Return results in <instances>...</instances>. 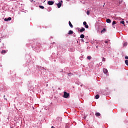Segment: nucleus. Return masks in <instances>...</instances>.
<instances>
[{
	"instance_id": "f8f14e48",
	"label": "nucleus",
	"mask_w": 128,
	"mask_h": 128,
	"mask_svg": "<svg viewBox=\"0 0 128 128\" xmlns=\"http://www.w3.org/2000/svg\"><path fill=\"white\" fill-rule=\"evenodd\" d=\"M80 38H84V34H82L80 36Z\"/></svg>"
},
{
	"instance_id": "412c9836",
	"label": "nucleus",
	"mask_w": 128,
	"mask_h": 128,
	"mask_svg": "<svg viewBox=\"0 0 128 128\" xmlns=\"http://www.w3.org/2000/svg\"><path fill=\"white\" fill-rule=\"evenodd\" d=\"M102 62H106V58H103L102 59Z\"/></svg>"
},
{
	"instance_id": "ddd939ff",
	"label": "nucleus",
	"mask_w": 128,
	"mask_h": 128,
	"mask_svg": "<svg viewBox=\"0 0 128 128\" xmlns=\"http://www.w3.org/2000/svg\"><path fill=\"white\" fill-rule=\"evenodd\" d=\"M95 98H96V100H98V98H100V96L98 94H96V96H95Z\"/></svg>"
},
{
	"instance_id": "473e14b6",
	"label": "nucleus",
	"mask_w": 128,
	"mask_h": 128,
	"mask_svg": "<svg viewBox=\"0 0 128 128\" xmlns=\"http://www.w3.org/2000/svg\"><path fill=\"white\" fill-rule=\"evenodd\" d=\"M101 64H102V63H101Z\"/></svg>"
},
{
	"instance_id": "aec40b11",
	"label": "nucleus",
	"mask_w": 128,
	"mask_h": 128,
	"mask_svg": "<svg viewBox=\"0 0 128 128\" xmlns=\"http://www.w3.org/2000/svg\"><path fill=\"white\" fill-rule=\"evenodd\" d=\"M127 44H128V43H126V42H124V46H126Z\"/></svg>"
},
{
	"instance_id": "2f4dec72",
	"label": "nucleus",
	"mask_w": 128,
	"mask_h": 128,
	"mask_svg": "<svg viewBox=\"0 0 128 128\" xmlns=\"http://www.w3.org/2000/svg\"><path fill=\"white\" fill-rule=\"evenodd\" d=\"M61 2H62V1H61Z\"/></svg>"
},
{
	"instance_id": "423d86ee",
	"label": "nucleus",
	"mask_w": 128,
	"mask_h": 128,
	"mask_svg": "<svg viewBox=\"0 0 128 128\" xmlns=\"http://www.w3.org/2000/svg\"><path fill=\"white\" fill-rule=\"evenodd\" d=\"M106 22L108 24H110L112 22V20L110 18L106 19Z\"/></svg>"
},
{
	"instance_id": "0eeeda50",
	"label": "nucleus",
	"mask_w": 128,
	"mask_h": 128,
	"mask_svg": "<svg viewBox=\"0 0 128 128\" xmlns=\"http://www.w3.org/2000/svg\"><path fill=\"white\" fill-rule=\"evenodd\" d=\"M69 26L71 28H74V26H72V24L70 21H69Z\"/></svg>"
},
{
	"instance_id": "5701e85b",
	"label": "nucleus",
	"mask_w": 128,
	"mask_h": 128,
	"mask_svg": "<svg viewBox=\"0 0 128 128\" xmlns=\"http://www.w3.org/2000/svg\"><path fill=\"white\" fill-rule=\"evenodd\" d=\"M86 14L88 16L90 14V10H87Z\"/></svg>"
},
{
	"instance_id": "f03ea898",
	"label": "nucleus",
	"mask_w": 128,
	"mask_h": 128,
	"mask_svg": "<svg viewBox=\"0 0 128 128\" xmlns=\"http://www.w3.org/2000/svg\"><path fill=\"white\" fill-rule=\"evenodd\" d=\"M48 4L49 6H52V4H54V1H48Z\"/></svg>"
},
{
	"instance_id": "4468645a",
	"label": "nucleus",
	"mask_w": 128,
	"mask_h": 128,
	"mask_svg": "<svg viewBox=\"0 0 128 128\" xmlns=\"http://www.w3.org/2000/svg\"><path fill=\"white\" fill-rule=\"evenodd\" d=\"M6 51L3 50L1 52V54H6Z\"/></svg>"
},
{
	"instance_id": "7c9ffc66",
	"label": "nucleus",
	"mask_w": 128,
	"mask_h": 128,
	"mask_svg": "<svg viewBox=\"0 0 128 128\" xmlns=\"http://www.w3.org/2000/svg\"><path fill=\"white\" fill-rule=\"evenodd\" d=\"M117 6H120V3L118 4H117Z\"/></svg>"
},
{
	"instance_id": "6ab92c4d",
	"label": "nucleus",
	"mask_w": 128,
	"mask_h": 128,
	"mask_svg": "<svg viewBox=\"0 0 128 128\" xmlns=\"http://www.w3.org/2000/svg\"><path fill=\"white\" fill-rule=\"evenodd\" d=\"M116 24V21H113L112 24V26H114V24Z\"/></svg>"
},
{
	"instance_id": "cd10ccee",
	"label": "nucleus",
	"mask_w": 128,
	"mask_h": 128,
	"mask_svg": "<svg viewBox=\"0 0 128 128\" xmlns=\"http://www.w3.org/2000/svg\"><path fill=\"white\" fill-rule=\"evenodd\" d=\"M119 2H122V0H120Z\"/></svg>"
},
{
	"instance_id": "bb28decb",
	"label": "nucleus",
	"mask_w": 128,
	"mask_h": 128,
	"mask_svg": "<svg viewBox=\"0 0 128 128\" xmlns=\"http://www.w3.org/2000/svg\"><path fill=\"white\" fill-rule=\"evenodd\" d=\"M105 44H108V41H104Z\"/></svg>"
},
{
	"instance_id": "7ed1b4c3",
	"label": "nucleus",
	"mask_w": 128,
	"mask_h": 128,
	"mask_svg": "<svg viewBox=\"0 0 128 128\" xmlns=\"http://www.w3.org/2000/svg\"><path fill=\"white\" fill-rule=\"evenodd\" d=\"M4 20L5 22H8V20H12V18L9 17L8 18H5L4 19Z\"/></svg>"
},
{
	"instance_id": "1a4fd4ad",
	"label": "nucleus",
	"mask_w": 128,
	"mask_h": 128,
	"mask_svg": "<svg viewBox=\"0 0 128 128\" xmlns=\"http://www.w3.org/2000/svg\"><path fill=\"white\" fill-rule=\"evenodd\" d=\"M106 32V28H104L102 31H101V34H104V33L105 32Z\"/></svg>"
},
{
	"instance_id": "dca6fc26",
	"label": "nucleus",
	"mask_w": 128,
	"mask_h": 128,
	"mask_svg": "<svg viewBox=\"0 0 128 128\" xmlns=\"http://www.w3.org/2000/svg\"><path fill=\"white\" fill-rule=\"evenodd\" d=\"M39 8H42V10H44V7L42 6H40Z\"/></svg>"
},
{
	"instance_id": "c756f323",
	"label": "nucleus",
	"mask_w": 128,
	"mask_h": 128,
	"mask_svg": "<svg viewBox=\"0 0 128 128\" xmlns=\"http://www.w3.org/2000/svg\"><path fill=\"white\" fill-rule=\"evenodd\" d=\"M31 2H32V0H30Z\"/></svg>"
},
{
	"instance_id": "9b49d317",
	"label": "nucleus",
	"mask_w": 128,
	"mask_h": 128,
	"mask_svg": "<svg viewBox=\"0 0 128 128\" xmlns=\"http://www.w3.org/2000/svg\"><path fill=\"white\" fill-rule=\"evenodd\" d=\"M86 30V29L84 28H82L80 30V32H84Z\"/></svg>"
},
{
	"instance_id": "393cba45",
	"label": "nucleus",
	"mask_w": 128,
	"mask_h": 128,
	"mask_svg": "<svg viewBox=\"0 0 128 128\" xmlns=\"http://www.w3.org/2000/svg\"><path fill=\"white\" fill-rule=\"evenodd\" d=\"M85 28H88V25L86 24V25H85Z\"/></svg>"
},
{
	"instance_id": "f3484780",
	"label": "nucleus",
	"mask_w": 128,
	"mask_h": 128,
	"mask_svg": "<svg viewBox=\"0 0 128 128\" xmlns=\"http://www.w3.org/2000/svg\"><path fill=\"white\" fill-rule=\"evenodd\" d=\"M87 58H88V60H92V56H88L87 57Z\"/></svg>"
},
{
	"instance_id": "4be33fe9",
	"label": "nucleus",
	"mask_w": 128,
	"mask_h": 128,
	"mask_svg": "<svg viewBox=\"0 0 128 128\" xmlns=\"http://www.w3.org/2000/svg\"><path fill=\"white\" fill-rule=\"evenodd\" d=\"M72 74H70V73L68 74V76H72Z\"/></svg>"
},
{
	"instance_id": "20e7f679",
	"label": "nucleus",
	"mask_w": 128,
	"mask_h": 128,
	"mask_svg": "<svg viewBox=\"0 0 128 128\" xmlns=\"http://www.w3.org/2000/svg\"><path fill=\"white\" fill-rule=\"evenodd\" d=\"M95 116H98V117L100 116V112H96V113H95Z\"/></svg>"
},
{
	"instance_id": "f257e3e1",
	"label": "nucleus",
	"mask_w": 128,
	"mask_h": 128,
	"mask_svg": "<svg viewBox=\"0 0 128 128\" xmlns=\"http://www.w3.org/2000/svg\"><path fill=\"white\" fill-rule=\"evenodd\" d=\"M64 98H68L70 96V94L66 92H64Z\"/></svg>"
},
{
	"instance_id": "a878e982",
	"label": "nucleus",
	"mask_w": 128,
	"mask_h": 128,
	"mask_svg": "<svg viewBox=\"0 0 128 128\" xmlns=\"http://www.w3.org/2000/svg\"><path fill=\"white\" fill-rule=\"evenodd\" d=\"M4 99L6 100H8V99H6V98H6V95H4Z\"/></svg>"
},
{
	"instance_id": "9d476101",
	"label": "nucleus",
	"mask_w": 128,
	"mask_h": 128,
	"mask_svg": "<svg viewBox=\"0 0 128 128\" xmlns=\"http://www.w3.org/2000/svg\"><path fill=\"white\" fill-rule=\"evenodd\" d=\"M103 72L104 74H106V72H108V69L105 68H103Z\"/></svg>"
},
{
	"instance_id": "b1692460",
	"label": "nucleus",
	"mask_w": 128,
	"mask_h": 128,
	"mask_svg": "<svg viewBox=\"0 0 128 128\" xmlns=\"http://www.w3.org/2000/svg\"><path fill=\"white\" fill-rule=\"evenodd\" d=\"M83 24H84V26H86V22H83Z\"/></svg>"
},
{
	"instance_id": "6e6552de",
	"label": "nucleus",
	"mask_w": 128,
	"mask_h": 128,
	"mask_svg": "<svg viewBox=\"0 0 128 128\" xmlns=\"http://www.w3.org/2000/svg\"><path fill=\"white\" fill-rule=\"evenodd\" d=\"M74 34V31L70 30L68 31V34Z\"/></svg>"
},
{
	"instance_id": "2eb2a0df",
	"label": "nucleus",
	"mask_w": 128,
	"mask_h": 128,
	"mask_svg": "<svg viewBox=\"0 0 128 128\" xmlns=\"http://www.w3.org/2000/svg\"><path fill=\"white\" fill-rule=\"evenodd\" d=\"M120 24H124V20H122V21H121L120 22Z\"/></svg>"
},
{
	"instance_id": "a211bd4d",
	"label": "nucleus",
	"mask_w": 128,
	"mask_h": 128,
	"mask_svg": "<svg viewBox=\"0 0 128 128\" xmlns=\"http://www.w3.org/2000/svg\"><path fill=\"white\" fill-rule=\"evenodd\" d=\"M125 64H126L127 66H128V60H125Z\"/></svg>"
},
{
	"instance_id": "39448f33",
	"label": "nucleus",
	"mask_w": 128,
	"mask_h": 128,
	"mask_svg": "<svg viewBox=\"0 0 128 128\" xmlns=\"http://www.w3.org/2000/svg\"><path fill=\"white\" fill-rule=\"evenodd\" d=\"M57 6H58V8H60V6H62V2H59L58 3V4H57Z\"/></svg>"
},
{
	"instance_id": "c85d7f7f",
	"label": "nucleus",
	"mask_w": 128,
	"mask_h": 128,
	"mask_svg": "<svg viewBox=\"0 0 128 128\" xmlns=\"http://www.w3.org/2000/svg\"><path fill=\"white\" fill-rule=\"evenodd\" d=\"M82 42H84V40H82Z\"/></svg>"
}]
</instances>
